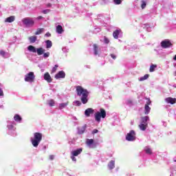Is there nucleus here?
I'll return each mask as SVG.
<instances>
[{
	"label": "nucleus",
	"mask_w": 176,
	"mask_h": 176,
	"mask_svg": "<svg viewBox=\"0 0 176 176\" xmlns=\"http://www.w3.org/2000/svg\"><path fill=\"white\" fill-rule=\"evenodd\" d=\"M76 94L80 97L81 102L83 104H87L89 102V91L84 89L82 86L78 85L76 87Z\"/></svg>",
	"instance_id": "1"
},
{
	"label": "nucleus",
	"mask_w": 176,
	"mask_h": 176,
	"mask_svg": "<svg viewBox=\"0 0 176 176\" xmlns=\"http://www.w3.org/2000/svg\"><path fill=\"white\" fill-rule=\"evenodd\" d=\"M43 135L41 133L36 132L34 133V138H31V143L34 148H38V146L42 141Z\"/></svg>",
	"instance_id": "2"
},
{
	"label": "nucleus",
	"mask_w": 176,
	"mask_h": 176,
	"mask_svg": "<svg viewBox=\"0 0 176 176\" xmlns=\"http://www.w3.org/2000/svg\"><path fill=\"white\" fill-rule=\"evenodd\" d=\"M94 116L96 122L100 123V122H101V118L102 119H105V118H107V111L103 108H101L100 111L95 113Z\"/></svg>",
	"instance_id": "3"
},
{
	"label": "nucleus",
	"mask_w": 176,
	"mask_h": 176,
	"mask_svg": "<svg viewBox=\"0 0 176 176\" xmlns=\"http://www.w3.org/2000/svg\"><path fill=\"white\" fill-rule=\"evenodd\" d=\"M22 23L26 27H34L35 21L32 20V18L26 17L22 19Z\"/></svg>",
	"instance_id": "4"
},
{
	"label": "nucleus",
	"mask_w": 176,
	"mask_h": 176,
	"mask_svg": "<svg viewBox=\"0 0 176 176\" xmlns=\"http://www.w3.org/2000/svg\"><path fill=\"white\" fill-rule=\"evenodd\" d=\"M35 80V74L34 72H30L25 76V82L32 83Z\"/></svg>",
	"instance_id": "5"
},
{
	"label": "nucleus",
	"mask_w": 176,
	"mask_h": 176,
	"mask_svg": "<svg viewBox=\"0 0 176 176\" xmlns=\"http://www.w3.org/2000/svg\"><path fill=\"white\" fill-rule=\"evenodd\" d=\"M126 141H135V131L134 130H131L129 133H128L126 135Z\"/></svg>",
	"instance_id": "6"
},
{
	"label": "nucleus",
	"mask_w": 176,
	"mask_h": 176,
	"mask_svg": "<svg viewBox=\"0 0 176 176\" xmlns=\"http://www.w3.org/2000/svg\"><path fill=\"white\" fill-rule=\"evenodd\" d=\"M146 100H147V102H146V104L144 105V114L148 115V114H149V112H151V108H150L149 105H151V104H152V101H151L150 98H146Z\"/></svg>",
	"instance_id": "7"
},
{
	"label": "nucleus",
	"mask_w": 176,
	"mask_h": 176,
	"mask_svg": "<svg viewBox=\"0 0 176 176\" xmlns=\"http://www.w3.org/2000/svg\"><path fill=\"white\" fill-rule=\"evenodd\" d=\"M171 46H173V43L169 40H164L161 42V47L163 49H167L171 47Z\"/></svg>",
	"instance_id": "8"
},
{
	"label": "nucleus",
	"mask_w": 176,
	"mask_h": 176,
	"mask_svg": "<svg viewBox=\"0 0 176 176\" xmlns=\"http://www.w3.org/2000/svg\"><path fill=\"white\" fill-rule=\"evenodd\" d=\"M65 78V72L60 71L55 75V79H64Z\"/></svg>",
	"instance_id": "9"
},
{
	"label": "nucleus",
	"mask_w": 176,
	"mask_h": 176,
	"mask_svg": "<svg viewBox=\"0 0 176 176\" xmlns=\"http://www.w3.org/2000/svg\"><path fill=\"white\" fill-rule=\"evenodd\" d=\"M92 113H94V109L92 108H88L85 111V115L87 118H90V115H92Z\"/></svg>",
	"instance_id": "10"
},
{
	"label": "nucleus",
	"mask_w": 176,
	"mask_h": 176,
	"mask_svg": "<svg viewBox=\"0 0 176 176\" xmlns=\"http://www.w3.org/2000/svg\"><path fill=\"white\" fill-rule=\"evenodd\" d=\"M44 79L48 83H52L53 79L52 78V76L49 74V72H46L44 74Z\"/></svg>",
	"instance_id": "11"
},
{
	"label": "nucleus",
	"mask_w": 176,
	"mask_h": 176,
	"mask_svg": "<svg viewBox=\"0 0 176 176\" xmlns=\"http://www.w3.org/2000/svg\"><path fill=\"white\" fill-rule=\"evenodd\" d=\"M165 101L167 102V104H171V105H173V104H175L176 98L168 97V98H165Z\"/></svg>",
	"instance_id": "12"
},
{
	"label": "nucleus",
	"mask_w": 176,
	"mask_h": 176,
	"mask_svg": "<svg viewBox=\"0 0 176 176\" xmlns=\"http://www.w3.org/2000/svg\"><path fill=\"white\" fill-rule=\"evenodd\" d=\"M82 148H78L76 151H73L72 152V155H73V156H78V155H80V153H82Z\"/></svg>",
	"instance_id": "13"
},
{
	"label": "nucleus",
	"mask_w": 176,
	"mask_h": 176,
	"mask_svg": "<svg viewBox=\"0 0 176 176\" xmlns=\"http://www.w3.org/2000/svg\"><path fill=\"white\" fill-rule=\"evenodd\" d=\"M94 144V140L93 139H87L86 140V145L89 146V148H92V145Z\"/></svg>",
	"instance_id": "14"
},
{
	"label": "nucleus",
	"mask_w": 176,
	"mask_h": 176,
	"mask_svg": "<svg viewBox=\"0 0 176 176\" xmlns=\"http://www.w3.org/2000/svg\"><path fill=\"white\" fill-rule=\"evenodd\" d=\"M148 120H149L148 116H144L141 118V123L144 124H148Z\"/></svg>",
	"instance_id": "15"
},
{
	"label": "nucleus",
	"mask_w": 176,
	"mask_h": 176,
	"mask_svg": "<svg viewBox=\"0 0 176 176\" xmlns=\"http://www.w3.org/2000/svg\"><path fill=\"white\" fill-rule=\"evenodd\" d=\"M139 129L142 130V131H145L146 130V128L148 127V124H142L141 123L139 124Z\"/></svg>",
	"instance_id": "16"
},
{
	"label": "nucleus",
	"mask_w": 176,
	"mask_h": 176,
	"mask_svg": "<svg viewBox=\"0 0 176 176\" xmlns=\"http://www.w3.org/2000/svg\"><path fill=\"white\" fill-rule=\"evenodd\" d=\"M36 52L38 56H42V54L45 53V50L43 49L42 47H39L36 50Z\"/></svg>",
	"instance_id": "17"
},
{
	"label": "nucleus",
	"mask_w": 176,
	"mask_h": 176,
	"mask_svg": "<svg viewBox=\"0 0 176 176\" xmlns=\"http://www.w3.org/2000/svg\"><path fill=\"white\" fill-rule=\"evenodd\" d=\"M63 31H64V29H63V26H61L60 25H58V26H56L57 34H63Z\"/></svg>",
	"instance_id": "18"
},
{
	"label": "nucleus",
	"mask_w": 176,
	"mask_h": 176,
	"mask_svg": "<svg viewBox=\"0 0 176 176\" xmlns=\"http://www.w3.org/2000/svg\"><path fill=\"white\" fill-rule=\"evenodd\" d=\"M120 34V30H117L113 32V36L115 39H118L119 38V34Z\"/></svg>",
	"instance_id": "19"
},
{
	"label": "nucleus",
	"mask_w": 176,
	"mask_h": 176,
	"mask_svg": "<svg viewBox=\"0 0 176 176\" xmlns=\"http://www.w3.org/2000/svg\"><path fill=\"white\" fill-rule=\"evenodd\" d=\"M94 51L95 56H97L100 52V49L98 48V45H97V44H94Z\"/></svg>",
	"instance_id": "20"
},
{
	"label": "nucleus",
	"mask_w": 176,
	"mask_h": 176,
	"mask_svg": "<svg viewBox=\"0 0 176 176\" xmlns=\"http://www.w3.org/2000/svg\"><path fill=\"white\" fill-rule=\"evenodd\" d=\"M109 170H113L115 168V161H110L108 164Z\"/></svg>",
	"instance_id": "21"
},
{
	"label": "nucleus",
	"mask_w": 176,
	"mask_h": 176,
	"mask_svg": "<svg viewBox=\"0 0 176 176\" xmlns=\"http://www.w3.org/2000/svg\"><path fill=\"white\" fill-rule=\"evenodd\" d=\"M30 43H35L36 42L37 37L36 36H32L28 38Z\"/></svg>",
	"instance_id": "22"
},
{
	"label": "nucleus",
	"mask_w": 176,
	"mask_h": 176,
	"mask_svg": "<svg viewBox=\"0 0 176 176\" xmlns=\"http://www.w3.org/2000/svg\"><path fill=\"white\" fill-rule=\"evenodd\" d=\"M28 50H29V52H32V53H36V48L33 45H29L28 47Z\"/></svg>",
	"instance_id": "23"
},
{
	"label": "nucleus",
	"mask_w": 176,
	"mask_h": 176,
	"mask_svg": "<svg viewBox=\"0 0 176 176\" xmlns=\"http://www.w3.org/2000/svg\"><path fill=\"white\" fill-rule=\"evenodd\" d=\"M14 21V16H11L10 17H8L6 20V23H13Z\"/></svg>",
	"instance_id": "24"
},
{
	"label": "nucleus",
	"mask_w": 176,
	"mask_h": 176,
	"mask_svg": "<svg viewBox=\"0 0 176 176\" xmlns=\"http://www.w3.org/2000/svg\"><path fill=\"white\" fill-rule=\"evenodd\" d=\"M45 43H46V48L47 49H50V47H52V46H53V43H52V41L47 40L45 41Z\"/></svg>",
	"instance_id": "25"
},
{
	"label": "nucleus",
	"mask_w": 176,
	"mask_h": 176,
	"mask_svg": "<svg viewBox=\"0 0 176 176\" xmlns=\"http://www.w3.org/2000/svg\"><path fill=\"white\" fill-rule=\"evenodd\" d=\"M23 118H21V117L19 114H16L14 116V120H15V122H21Z\"/></svg>",
	"instance_id": "26"
},
{
	"label": "nucleus",
	"mask_w": 176,
	"mask_h": 176,
	"mask_svg": "<svg viewBox=\"0 0 176 176\" xmlns=\"http://www.w3.org/2000/svg\"><path fill=\"white\" fill-rule=\"evenodd\" d=\"M44 30L45 29L43 28H38L35 32V35H41V34L43 32Z\"/></svg>",
	"instance_id": "27"
},
{
	"label": "nucleus",
	"mask_w": 176,
	"mask_h": 176,
	"mask_svg": "<svg viewBox=\"0 0 176 176\" xmlns=\"http://www.w3.org/2000/svg\"><path fill=\"white\" fill-rule=\"evenodd\" d=\"M149 78V74H145L143 77H141L139 80L140 82H142L144 80H146Z\"/></svg>",
	"instance_id": "28"
},
{
	"label": "nucleus",
	"mask_w": 176,
	"mask_h": 176,
	"mask_svg": "<svg viewBox=\"0 0 176 176\" xmlns=\"http://www.w3.org/2000/svg\"><path fill=\"white\" fill-rule=\"evenodd\" d=\"M155 68H157V65H151L150 66V72H155Z\"/></svg>",
	"instance_id": "29"
},
{
	"label": "nucleus",
	"mask_w": 176,
	"mask_h": 176,
	"mask_svg": "<svg viewBox=\"0 0 176 176\" xmlns=\"http://www.w3.org/2000/svg\"><path fill=\"white\" fill-rule=\"evenodd\" d=\"M67 105H68V102L66 103H60L59 104V109H64V108H65V107H67Z\"/></svg>",
	"instance_id": "30"
},
{
	"label": "nucleus",
	"mask_w": 176,
	"mask_h": 176,
	"mask_svg": "<svg viewBox=\"0 0 176 176\" xmlns=\"http://www.w3.org/2000/svg\"><path fill=\"white\" fill-rule=\"evenodd\" d=\"M141 8L142 9H145V8H146V1L144 0L141 1Z\"/></svg>",
	"instance_id": "31"
},
{
	"label": "nucleus",
	"mask_w": 176,
	"mask_h": 176,
	"mask_svg": "<svg viewBox=\"0 0 176 176\" xmlns=\"http://www.w3.org/2000/svg\"><path fill=\"white\" fill-rule=\"evenodd\" d=\"M57 68H58V65H55L54 67L52 68L51 74L56 73V71H57Z\"/></svg>",
	"instance_id": "32"
},
{
	"label": "nucleus",
	"mask_w": 176,
	"mask_h": 176,
	"mask_svg": "<svg viewBox=\"0 0 176 176\" xmlns=\"http://www.w3.org/2000/svg\"><path fill=\"white\" fill-rule=\"evenodd\" d=\"M48 104L50 107H54V100L53 99H51L50 100L48 101Z\"/></svg>",
	"instance_id": "33"
},
{
	"label": "nucleus",
	"mask_w": 176,
	"mask_h": 176,
	"mask_svg": "<svg viewBox=\"0 0 176 176\" xmlns=\"http://www.w3.org/2000/svg\"><path fill=\"white\" fill-rule=\"evenodd\" d=\"M145 152L147 155H152V150L149 148H146Z\"/></svg>",
	"instance_id": "34"
},
{
	"label": "nucleus",
	"mask_w": 176,
	"mask_h": 176,
	"mask_svg": "<svg viewBox=\"0 0 176 176\" xmlns=\"http://www.w3.org/2000/svg\"><path fill=\"white\" fill-rule=\"evenodd\" d=\"M74 104H76V107H80L82 105V103L80 102V101L79 100H76L75 102H74Z\"/></svg>",
	"instance_id": "35"
},
{
	"label": "nucleus",
	"mask_w": 176,
	"mask_h": 176,
	"mask_svg": "<svg viewBox=\"0 0 176 176\" xmlns=\"http://www.w3.org/2000/svg\"><path fill=\"white\" fill-rule=\"evenodd\" d=\"M49 56H50V52H44L43 53V57L44 58H47V57H49Z\"/></svg>",
	"instance_id": "36"
},
{
	"label": "nucleus",
	"mask_w": 176,
	"mask_h": 176,
	"mask_svg": "<svg viewBox=\"0 0 176 176\" xmlns=\"http://www.w3.org/2000/svg\"><path fill=\"white\" fill-rule=\"evenodd\" d=\"M113 2L116 5H120V3H122V0H113Z\"/></svg>",
	"instance_id": "37"
},
{
	"label": "nucleus",
	"mask_w": 176,
	"mask_h": 176,
	"mask_svg": "<svg viewBox=\"0 0 176 176\" xmlns=\"http://www.w3.org/2000/svg\"><path fill=\"white\" fill-rule=\"evenodd\" d=\"M50 12H51L50 10L49 9H46L42 11V13H43V14H47V13H50Z\"/></svg>",
	"instance_id": "38"
},
{
	"label": "nucleus",
	"mask_w": 176,
	"mask_h": 176,
	"mask_svg": "<svg viewBox=\"0 0 176 176\" xmlns=\"http://www.w3.org/2000/svg\"><path fill=\"white\" fill-rule=\"evenodd\" d=\"M104 43H106L107 45H108V43H109V39H108V38L104 36Z\"/></svg>",
	"instance_id": "39"
},
{
	"label": "nucleus",
	"mask_w": 176,
	"mask_h": 176,
	"mask_svg": "<svg viewBox=\"0 0 176 176\" xmlns=\"http://www.w3.org/2000/svg\"><path fill=\"white\" fill-rule=\"evenodd\" d=\"M76 155H72L71 156V159L73 162H76V157H75Z\"/></svg>",
	"instance_id": "40"
},
{
	"label": "nucleus",
	"mask_w": 176,
	"mask_h": 176,
	"mask_svg": "<svg viewBox=\"0 0 176 176\" xmlns=\"http://www.w3.org/2000/svg\"><path fill=\"white\" fill-rule=\"evenodd\" d=\"M111 58H113V60H116V55L113 54H111Z\"/></svg>",
	"instance_id": "41"
},
{
	"label": "nucleus",
	"mask_w": 176,
	"mask_h": 176,
	"mask_svg": "<svg viewBox=\"0 0 176 176\" xmlns=\"http://www.w3.org/2000/svg\"><path fill=\"white\" fill-rule=\"evenodd\" d=\"M0 54H1V56H3V57H4L6 53H5V52H4L3 50H1V51H0Z\"/></svg>",
	"instance_id": "42"
},
{
	"label": "nucleus",
	"mask_w": 176,
	"mask_h": 176,
	"mask_svg": "<svg viewBox=\"0 0 176 176\" xmlns=\"http://www.w3.org/2000/svg\"><path fill=\"white\" fill-rule=\"evenodd\" d=\"M2 96H3V91L0 88V97H2Z\"/></svg>",
	"instance_id": "43"
},
{
	"label": "nucleus",
	"mask_w": 176,
	"mask_h": 176,
	"mask_svg": "<svg viewBox=\"0 0 176 176\" xmlns=\"http://www.w3.org/2000/svg\"><path fill=\"white\" fill-rule=\"evenodd\" d=\"M97 133H98V131L97 129H94V131H92V134H97Z\"/></svg>",
	"instance_id": "44"
},
{
	"label": "nucleus",
	"mask_w": 176,
	"mask_h": 176,
	"mask_svg": "<svg viewBox=\"0 0 176 176\" xmlns=\"http://www.w3.org/2000/svg\"><path fill=\"white\" fill-rule=\"evenodd\" d=\"M50 160H54V155H50Z\"/></svg>",
	"instance_id": "45"
},
{
	"label": "nucleus",
	"mask_w": 176,
	"mask_h": 176,
	"mask_svg": "<svg viewBox=\"0 0 176 176\" xmlns=\"http://www.w3.org/2000/svg\"><path fill=\"white\" fill-rule=\"evenodd\" d=\"M46 6H47V8H52V3H48L46 4Z\"/></svg>",
	"instance_id": "46"
},
{
	"label": "nucleus",
	"mask_w": 176,
	"mask_h": 176,
	"mask_svg": "<svg viewBox=\"0 0 176 176\" xmlns=\"http://www.w3.org/2000/svg\"><path fill=\"white\" fill-rule=\"evenodd\" d=\"M45 36H47V37L52 36V34H50V33H49V32H47V33L45 34Z\"/></svg>",
	"instance_id": "47"
},
{
	"label": "nucleus",
	"mask_w": 176,
	"mask_h": 176,
	"mask_svg": "<svg viewBox=\"0 0 176 176\" xmlns=\"http://www.w3.org/2000/svg\"><path fill=\"white\" fill-rule=\"evenodd\" d=\"M127 104H133V100H127Z\"/></svg>",
	"instance_id": "48"
},
{
	"label": "nucleus",
	"mask_w": 176,
	"mask_h": 176,
	"mask_svg": "<svg viewBox=\"0 0 176 176\" xmlns=\"http://www.w3.org/2000/svg\"><path fill=\"white\" fill-rule=\"evenodd\" d=\"M38 20H41V19H43V16H39L37 17Z\"/></svg>",
	"instance_id": "49"
},
{
	"label": "nucleus",
	"mask_w": 176,
	"mask_h": 176,
	"mask_svg": "<svg viewBox=\"0 0 176 176\" xmlns=\"http://www.w3.org/2000/svg\"><path fill=\"white\" fill-rule=\"evenodd\" d=\"M173 60H174L175 61H176V54L175 55V56H174V58H173Z\"/></svg>",
	"instance_id": "50"
},
{
	"label": "nucleus",
	"mask_w": 176,
	"mask_h": 176,
	"mask_svg": "<svg viewBox=\"0 0 176 176\" xmlns=\"http://www.w3.org/2000/svg\"><path fill=\"white\" fill-rule=\"evenodd\" d=\"M175 75H176V71H175Z\"/></svg>",
	"instance_id": "51"
},
{
	"label": "nucleus",
	"mask_w": 176,
	"mask_h": 176,
	"mask_svg": "<svg viewBox=\"0 0 176 176\" xmlns=\"http://www.w3.org/2000/svg\"><path fill=\"white\" fill-rule=\"evenodd\" d=\"M175 162H176V160H175Z\"/></svg>",
	"instance_id": "52"
}]
</instances>
